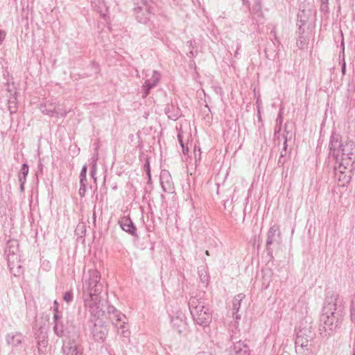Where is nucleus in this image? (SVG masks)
I'll use <instances>...</instances> for the list:
<instances>
[{
    "mask_svg": "<svg viewBox=\"0 0 355 355\" xmlns=\"http://www.w3.org/2000/svg\"><path fill=\"white\" fill-rule=\"evenodd\" d=\"M329 155L340 163L338 172L348 169L355 160V143L346 141L342 143L339 135H332L329 142Z\"/></svg>",
    "mask_w": 355,
    "mask_h": 355,
    "instance_id": "1",
    "label": "nucleus"
},
{
    "mask_svg": "<svg viewBox=\"0 0 355 355\" xmlns=\"http://www.w3.org/2000/svg\"><path fill=\"white\" fill-rule=\"evenodd\" d=\"M342 320V311L337 307V296L333 294L327 296L320 316V326L325 336L333 334L340 327Z\"/></svg>",
    "mask_w": 355,
    "mask_h": 355,
    "instance_id": "2",
    "label": "nucleus"
},
{
    "mask_svg": "<svg viewBox=\"0 0 355 355\" xmlns=\"http://www.w3.org/2000/svg\"><path fill=\"white\" fill-rule=\"evenodd\" d=\"M100 280L101 275L96 269L88 271V277H86L83 285V293L85 305L91 313H94L99 309V295L103 288Z\"/></svg>",
    "mask_w": 355,
    "mask_h": 355,
    "instance_id": "3",
    "label": "nucleus"
},
{
    "mask_svg": "<svg viewBox=\"0 0 355 355\" xmlns=\"http://www.w3.org/2000/svg\"><path fill=\"white\" fill-rule=\"evenodd\" d=\"M313 338L311 327L300 329L295 341V352L298 355H309L313 354Z\"/></svg>",
    "mask_w": 355,
    "mask_h": 355,
    "instance_id": "4",
    "label": "nucleus"
},
{
    "mask_svg": "<svg viewBox=\"0 0 355 355\" xmlns=\"http://www.w3.org/2000/svg\"><path fill=\"white\" fill-rule=\"evenodd\" d=\"M8 266L15 276H19L23 272L20 261L19 245L17 242H10L6 251Z\"/></svg>",
    "mask_w": 355,
    "mask_h": 355,
    "instance_id": "5",
    "label": "nucleus"
},
{
    "mask_svg": "<svg viewBox=\"0 0 355 355\" xmlns=\"http://www.w3.org/2000/svg\"><path fill=\"white\" fill-rule=\"evenodd\" d=\"M196 300H191L190 309L194 320L200 326L206 327L211 321V313L208 307L205 306L202 303L196 304Z\"/></svg>",
    "mask_w": 355,
    "mask_h": 355,
    "instance_id": "6",
    "label": "nucleus"
},
{
    "mask_svg": "<svg viewBox=\"0 0 355 355\" xmlns=\"http://www.w3.org/2000/svg\"><path fill=\"white\" fill-rule=\"evenodd\" d=\"M108 329L103 323L94 324L92 329L94 339L98 343H103L107 336Z\"/></svg>",
    "mask_w": 355,
    "mask_h": 355,
    "instance_id": "7",
    "label": "nucleus"
},
{
    "mask_svg": "<svg viewBox=\"0 0 355 355\" xmlns=\"http://www.w3.org/2000/svg\"><path fill=\"white\" fill-rule=\"evenodd\" d=\"M159 80L160 73L157 71H153L151 78H148L142 87V89L144 91L143 94L144 98L148 95L150 89L155 87L159 83Z\"/></svg>",
    "mask_w": 355,
    "mask_h": 355,
    "instance_id": "8",
    "label": "nucleus"
},
{
    "mask_svg": "<svg viewBox=\"0 0 355 355\" xmlns=\"http://www.w3.org/2000/svg\"><path fill=\"white\" fill-rule=\"evenodd\" d=\"M40 110L42 114L50 117H58L60 115L59 107L51 102H46L40 104Z\"/></svg>",
    "mask_w": 355,
    "mask_h": 355,
    "instance_id": "9",
    "label": "nucleus"
},
{
    "mask_svg": "<svg viewBox=\"0 0 355 355\" xmlns=\"http://www.w3.org/2000/svg\"><path fill=\"white\" fill-rule=\"evenodd\" d=\"M64 355H82V351L78 341L75 339L69 340L63 347Z\"/></svg>",
    "mask_w": 355,
    "mask_h": 355,
    "instance_id": "10",
    "label": "nucleus"
},
{
    "mask_svg": "<svg viewBox=\"0 0 355 355\" xmlns=\"http://www.w3.org/2000/svg\"><path fill=\"white\" fill-rule=\"evenodd\" d=\"M136 17L140 23L146 24L150 18L151 12L146 5L135 9Z\"/></svg>",
    "mask_w": 355,
    "mask_h": 355,
    "instance_id": "11",
    "label": "nucleus"
},
{
    "mask_svg": "<svg viewBox=\"0 0 355 355\" xmlns=\"http://www.w3.org/2000/svg\"><path fill=\"white\" fill-rule=\"evenodd\" d=\"M53 318L55 322L53 330L55 334L59 337L65 336L67 332V328L63 321L61 320V318L59 316L58 313H55Z\"/></svg>",
    "mask_w": 355,
    "mask_h": 355,
    "instance_id": "12",
    "label": "nucleus"
},
{
    "mask_svg": "<svg viewBox=\"0 0 355 355\" xmlns=\"http://www.w3.org/2000/svg\"><path fill=\"white\" fill-rule=\"evenodd\" d=\"M245 295L243 293H239L234 297L232 303V316L236 322H238L241 319V315L238 313L241 306V303Z\"/></svg>",
    "mask_w": 355,
    "mask_h": 355,
    "instance_id": "13",
    "label": "nucleus"
},
{
    "mask_svg": "<svg viewBox=\"0 0 355 355\" xmlns=\"http://www.w3.org/2000/svg\"><path fill=\"white\" fill-rule=\"evenodd\" d=\"M160 183L165 192H172L173 189L172 179L167 171L162 172L160 175Z\"/></svg>",
    "mask_w": 355,
    "mask_h": 355,
    "instance_id": "14",
    "label": "nucleus"
},
{
    "mask_svg": "<svg viewBox=\"0 0 355 355\" xmlns=\"http://www.w3.org/2000/svg\"><path fill=\"white\" fill-rule=\"evenodd\" d=\"M230 355H250L249 348L243 342H236L233 345Z\"/></svg>",
    "mask_w": 355,
    "mask_h": 355,
    "instance_id": "15",
    "label": "nucleus"
},
{
    "mask_svg": "<svg viewBox=\"0 0 355 355\" xmlns=\"http://www.w3.org/2000/svg\"><path fill=\"white\" fill-rule=\"evenodd\" d=\"M281 237V232L278 225L271 226L267 233L266 246L271 245L275 241V237Z\"/></svg>",
    "mask_w": 355,
    "mask_h": 355,
    "instance_id": "16",
    "label": "nucleus"
},
{
    "mask_svg": "<svg viewBox=\"0 0 355 355\" xmlns=\"http://www.w3.org/2000/svg\"><path fill=\"white\" fill-rule=\"evenodd\" d=\"M7 343L12 347H17L22 343L23 335L19 332H12L6 336Z\"/></svg>",
    "mask_w": 355,
    "mask_h": 355,
    "instance_id": "17",
    "label": "nucleus"
},
{
    "mask_svg": "<svg viewBox=\"0 0 355 355\" xmlns=\"http://www.w3.org/2000/svg\"><path fill=\"white\" fill-rule=\"evenodd\" d=\"M119 224L121 227L125 232L131 234H135L136 228L133 225V223L132 222L131 219L128 217H123L119 220Z\"/></svg>",
    "mask_w": 355,
    "mask_h": 355,
    "instance_id": "18",
    "label": "nucleus"
},
{
    "mask_svg": "<svg viewBox=\"0 0 355 355\" xmlns=\"http://www.w3.org/2000/svg\"><path fill=\"white\" fill-rule=\"evenodd\" d=\"M113 325L116 327L117 329V332L121 334L123 337H129L130 332L128 329V328L125 327V324L127 323L126 320L121 322H112Z\"/></svg>",
    "mask_w": 355,
    "mask_h": 355,
    "instance_id": "19",
    "label": "nucleus"
},
{
    "mask_svg": "<svg viewBox=\"0 0 355 355\" xmlns=\"http://www.w3.org/2000/svg\"><path fill=\"white\" fill-rule=\"evenodd\" d=\"M338 170V167L336 169V176L338 178V180L340 182H342L343 186H344L345 184L349 183L350 181V175L345 174V172L344 171H343V173H340L339 171L338 172L337 171ZM343 170H345V169L343 168Z\"/></svg>",
    "mask_w": 355,
    "mask_h": 355,
    "instance_id": "20",
    "label": "nucleus"
},
{
    "mask_svg": "<svg viewBox=\"0 0 355 355\" xmlns=\"http://www.w3.org/2000/svg\"><path fill=\"white\" fill-rule=\"evenodd\" d=\"M28 173V166L26 164H24L18 173L19 180L26 181V176Z\"/></svg>",
    "mask_w": 355,
    "mask_h": 355,
    "instance_id": "21",
    "label": "nucleus"
},
{
    "mask_svg": "<svg viewBox=\"0 0 355 355\" xmlns=\"http://www.w3.org/2000/svg\"><path fill=\"white\" fill-rule=\"evenodd\" d=\"M8 104V107L10 114L15 113L17 110V103L16 98L14 97L12 99H9Z\"/></svg>",
    "mask_w": 355,
    "mask_h": 355,
    "instance_id": "22",
    "label": "nucleus"
},
{
    "mask_svg": "<svg viewBox=\"0 0 355 355\" xmlns=\"http://www.w3.org/2000/svg\"><path fill=\"white\" fill-rule=\"evenodd\" d=\"M126 320V318L125 316V315L122 314L121 313H119V312H116L114 313V321H113V322H121L123 320Z\"/></svg>",
    "mask_w": 355,
    "mask_h": 355,
    "instance_id": "23",
    "label": "nucleus"
},
{
    "mask_svg": "<svg viewBox=\"0 0 355 355\" xmlns=\"http://www.w3.org/2000/svg\"><path fill=\"white\" fill-rule=\"evenodd\" d=\"M86 174H87V166H84L82 168V170H81V172L80 174V182L83 186H85L84 181L86 180Z\"/></svg>",
    "mask_w": 355,
    "mask_h": 355,
    "instance_id": "24",
    "label": "nucleus"
},
{
    "mask_svg": "<svg viewBox=\"0 0 355 355\" xmlns=\"http://www.w3.org/2000/svg\"><path fill=\"white\" fill-rule=\"evenodd\" d=\"M178 141L182 146L183 153L187 154V152L189 151V148H188V147L184 146V144L182 141V132L180 131L179 132V133L178 135Z\"/></svg>",
    "mask_w": 355,
    "mask_h": 355,
    "instance_id": "25",
    "label": "nucleus"
},
{
    "mask_svg": "<svg viewBox=\"0 0 355 355\" xmlns=\"http://www.w3.org/2000/svg\"><path fill=\"white\" fill-rule=\"evenodd\" d=\"M178 322L180 324H178V331L179 334L184 333L187 329L186 324L181 320H178Z\"/></svg>",
    "mask_w": 355,
    "mask_h": 355,
    "instance_id": "26",
    "label": "nucleus"
},
{
    "mask_svg": "<svg viewBox=\"0 0 355 355\" xmlns=\"http://www.w3.org/2000/svg\"><path fill=\"white\" fill-rule=\"evenodd\" d=\"M63 300L69 303L73 300V293L71 291H67L64 294Z\"/></svg>",
    "mask_w": 355,
    "mask_h": 355,
    "instance_id": "27",
    "label": "nucleus"
},
{
    "mask_svg": "<svg viewBox=\"0 0 355 355\" xmlns=\"http://www.w3.org/2000/svg\"><path fill=\"white\" fill-rule=\"evenodd\" d=\"M351 318H352V320L355 321V301L352 302Z\"/></svg>",
    "mask_w": 355,
    "mask_h": 355,
    "instance_id": "28",
    "label": "nucleus"
},
{
    "mask_svg": "<svg viewBox=\"0 0 355 355\" xmlns=\"http://www.w3.org/2000/svg\"><path fill=\"white\" fill-rule=\"evenodd\" d=\"M6 33L4 31L0 30V43H2L5 39Z\"/></svg>",
    "mask_w": 355,
    "mask_h": 355,
    "instance_id": "29",
    "label": "nucleus"
},
{
    "mask_svg": "<svg viewBox=\"0 0 355 355\" xmlns=\"http://www.w3.org/2000/svg\"><path fill=\"white\" fill-rule=\"evenodd\" d=\"M345 71H346V64H345L344 58H343L342 73L343 75L345 73Z\"/></svg>",
    "mask_w": 355,
    "mask_h": 355,
    "instance_id": "30",
    "label": "nucleus"
},
{
    "mask_svg": "<svg viewBox=\"0 0 355 355\" xmlns=\"http://www.w3.org/2000/svg\"><path fill=\"white\" fill-rule=\"evenodd\" d=\"M20 182V189L21 191H24V184L26 183V181L19 180Z\"/></svg>",
    "mask_w": 355,
    "mask_h": 355,
    "instance_id": "31",
    "label": "nucleus"
},
{
    "mask_svg": "<svg viewBox=\"0 0 355 355\" xmlns=\"http://www.w3.org/2000/svg\"><path fill=\"white\" fill-rule=\"evenodd\" d=\"M146 171H147V174L149 177V178H150V166H149V163H147L146 164Z\"/></svg>",
    "mask_w": 355,
    "mask_h": 355,
    "instance_id": "32",
    "label": "nucleus"
},
{
    "mask_svg": "<svg viewBox=\"0 0 355 355\" xmlns=\"http://www.w3.org/2000/svg\"><path fill=\"white\" fill-rule=\"evenodd\" d=\"M54 305L55 306V308H54V313H57L58 312V302L57 301H54Z\"/></svg>",
    "mask_w": 355,
    "mask_h": 355,
    "instance_id": "33",
    "label": "nucleus"
},
{
    "mask_svg": "<svg viewBox=\"0 0 355 355\" xmlns=\"http://www.w3.org/2000/svg\"><path fill=\"white\" fill-rule=\"evenodd\" d=\"M341 47H342V49H343V53H344V49H345V48H344V42H343V41H342V42H341ZM343 56L344 57V55H343Z\"/></svg>",
    "mask_w": 355,
    "mask_h": 355,
    "instance_id": "34",
    "label": "nucleus"
},
{
    "mask_svg": "<svg viewBox=\"0 0 355 355\" xmlns=\"http://www.w3.org/2000/svg\"><path fill=\"white\" fill-rule=\"evenodd\" d=\"M260 103H261V99L259 98H258L257 100V104L258 106H259Z\"/></svg>",
    "mask_w": 355,
    "mask_h": 355,
    "instance_id": "35",
    "label": "nucleus"
},
{
    "mask_svg": "<svg viewBox=\"0 0 355 355\" xmlns=\"http://www.w3.org/2000/svg\"><path fill=\"white\" fill-rule=\"evenodd\" d=\"M205 254H206L207 256H209V251H208V250H206V251H205Z\"/></svg>",
    "mask_w": 355,
    "mask_h": 355,
    "instance_id": "36",
    "label": "nucleus"
},
{
    "mask_svg": "<svg viewBox=\"0 0 355 355\" xmlns=\"http://www.w3.org/2000/svg\"><path fill=\"white\" fill-rule=\"evenodd\" d=\"M94 173H95V168H94V170H93V171H92V176H94Z\"/></svg>",
    "mask_w": 355,
    "mask_h": 355,
    "instance_id": "37",
    "label": "nucleus"
},
{
    "mask_svg": "<svg viewBox=\"0 0 355 355\" xmlns=\"http://www.w3.org/2000/svg\"><path fill=\"white\" fill-rule=\"evenodd\" d=\"M62 116H64L66 115V113H63L62 114H61Z\"/></svg>",
    "mask_w": 355,
    "mask_h": 355,
    "instance_id": "38",
    "label": "nucleus"
}]
</instances>
